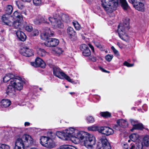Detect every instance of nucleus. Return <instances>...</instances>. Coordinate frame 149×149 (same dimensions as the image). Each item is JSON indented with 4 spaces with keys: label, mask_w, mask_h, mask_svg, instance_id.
<instances>
[{
    "label": "nucleus",
    "mask_w": 149,
    "mask_h": 149,
    "mask_svg": "<svg viewBox=\"0 0 149 149\" xmlns=\"http://www.w3.org/2000/svg\"><path fill=\"white\" fill-rule=\"evenodd\" d=\"M95 45L97 46V47L100 48L101 47V46L98 43L96 42L95 44Z\"/></svg>",
    "instance_id": "obj_61"
},
{
    "label": "nucleus",
    "mask_w": 149,
    "mask_h": 149,
    "mask_svg": "<svg viewBox=\"0 0 149 149\" xmlns=\"http://www.w3.org/2000/svg\"><path fill=\"white\" fill-rule=\"evenodd\" d=\"M83 141L84 146L88 148H92L96 143L95 137L89 134H86Z\"/></svg>",
    "instance_id": "obj_6"
},
{
    "label": "nucleus",
    "mask_w": 149,
    "mask_h": 149,
    "mask_svg": "<svg viewBox=\"0 0 149 149\" xmlns=\"http://www.w3.org/2000/svg\"><path fill=\"white\" fill-rule=\"evenodd\" d=\"M131 149H133L134 148H135V145L134 144H132V143H131Z\"/></svg>",
    "instance_id": "obj_64"
},
{
    "label": "nucleus",
    "mask_w": 149,
    "mask_h": 149,
    "mask_svg": "<svg viewBox=\"0 0 149 149\" xmlns=\"http://www.w3.org/2000/svg\"><path fill=\"white\" fill-rule=\"evenodd\" d=\"M13 16L14 19L17 20L22 21L23 19L21 13L19 12L18 11H16L14 13Z\"/></svg>",
    "instance_id": "obj_23"
},
{
    "label": "nucleus",
    "mask_w": 149,
    "mask_h": 149,
    "mask_svg": "<svg viewBox=\"0 0 149 149\" xmlns=\"http://www.w3.org/2000/svg\"><path fill=\"white\" fill-rule=\"evenodd\" d=\"M100 114L102 116L105 118L110 117L111 116L110 113L107 111L101 112Z\"/></svg>",
    "instance_id": "obj_33"
},
{
    "label": "nucleus",
    "mask_w": 149,
    "mask_h": 149,
    "mask_svg": "<svg viewBox=\"0 0 149 149\" xmlns=\"http://www.w3.org/2000/svg\"><path fill=\"white\" fill-rule=\"evenodd\" d=\"M31 65L35 67H40L42 68L45 67L46 64L39 57H37L34 62L31 63Z\"/></svg>",
    "instance_id": "obj_10"
},
{
    "label": "nucleus",
    "mask_w": 149,
    "mask_h": 149,
    "mask_svg": "<svg viewBox=\"0 0 149 149\" xmlns=\"http://www.w3.org/2000/svg\"><path fill=\"white\" fill-rule=\"evenodd\" d=\"M117 124L119 125L121 127H126L128 123L127 121L123 119L118 120L117 121Z\"/></svg>",
    "instance_id": "obj_24"
},
{
    "label": "nucleus",
    "mask_w": 149,
    "mask_h": 149,
    "mask_svg": "<svg viewBox=\"0 0 149 149\" xmlns=\"http://www.w3.org/2000/svg\"><path fill=\"white\" fill-rule=\"evenodd\" d=\"M1 105L2 107H8L11 104V101L8 99H3L1 102Z\"/></svg>",
    "instance_id": "obj_22"
},
{
    "label": "nucleus",
    "mask_w": 149,
    "mask_h": 149,
    "mask_svg": "<svg viewBox=\"0 0 149 149\" xmlns=\"http://www.w3.org/2000/svg\"><path fill=\"white\" fill-rule=\"evenodd\" d=\"M100 130L102 133L107 136L112 134L114 133L113 130L109 127H102Z\"/></svg>",
    "instance_id": "obj_15"
},
{
    "label": "nucleus",
    "mask_w": 149,
    "mask_h": 149,
    "mask_svg": "<svg viewBox=\"0 0 149 149\" xmlns=\"http://www.w3.org/2000/svg\"><path fill=\"white\" fill-rule=\"evenodd\" d=\"M80 50L82 51V53L84 56H88L91 54V52L88 46L85 44H83L80 46Z\"/></svg>",
    "instance_id": "obj_12"
},
{
    "label": "nucleus",
    "mask_w": 149,
    "mask_h": 149,
    "mask_svg": "<svg viewBox=\"0 0 149 149\" xmlns=\"http://www.w3.org/2000/svg\"><path fill=\"white\" fill-rule=\"evenodd\" d=\"M67 32L68 34L71 38L72 36H74L76 34V32L73 28L71 27H69L67 29Z\"/></svg>",
    "instance_id": "obj_25"
},
{
    "label": "nucleus",
    "mask_w": 149,
    "mask_h": 149,
    "mask_svg": "<svg viewBox=\"0 0 149 149\" xmlns=\"http://www.w3.org/2000/svg\"><path fill=\"white\" fill-rule=\"evenodd\" d=\"M62 18L63 20L66 22H70V19L68 16L65 15L62 16Z\"/></svg>",
    "instance_id": "obj_41"
},
{
    "label": "nucleus",
    "mask_w": 149,
    "mask_h": 149,
    "mask_svg": "<svg viewBox=\"0 0 149 149\" xmlns=\"http://www.w3.org/2000/svg\"><path fill=\"white\" fill-rule=\"evenodd\" d=\"M40 142L42 145L49 148H53L56 146L55 143L52 139L47 136L41 137Z\"/></svg>",
    "instance_id": "obj_4"
},
{
    "label": "nucleus",
    "mask_w": 149,
    "mask_h": 149,
    "mask_svg": "<svg viewBox=\"0 0 149 149\" xmlns=\"http://www.w3.org/2000/svg\"><path fill=\"white\" fill-rule=\"evenodd\" d=\"M73 24L76 30H78L80 29L81 26L77 22H73Z\"/></svg>",
    "instance_id": "obj_37"
},
{
    "label": "nucleus",
    "mask_w": 149,
    "mask_h": 149,
    "mask_svg": "<svg viewBox=\"0 0 149 149\" xmlns=\"http://www.w3.org/2000/svg\"><path fill=\"white\" fill-rule=\"evenodd\" d=\"M15 78V76L11 73L7 74L3 77V80L4 82L6 83L9 81H10L11 84V81L12 79H14Z\"/></svg>",
    "instance_id": "obj_17"
},
{
    "label": "nucleus",
    "mask_w": 149,
    "mask_h": 149,
    "mask_svg": "<svg viewBox=\"0 0 149 149\" xmlns=\"http://www.w3.org/2000/svg\"><path fill=\"white\" fill-rule=\"evenodd\" d=\"M111 49L113 50V53L114 54L118 56H120V54L118 52L117 50L113 46H112L111 47Z\"/></svg>",
    "instance_id": "obj_42"
},
{
    "label": "nucleus",
    "mask_w": 149,
    "mask_h": 149,
    "mask_svg": "<svg viewBox=\"0 0 149 149\" xmlns=\"http://www.w3.org/2000/svg\"><path fill=\"white\" fill-rule=\"evenodd\" d=\"M88 130L91 131H94L97 130V127L95 126H91L88 127Z\"/></svg>",
    "instance_id": "obj_50"
},
{
    "label": "nucleus",
    "mask_w": 149,
    "mask_h": 149,
    "mask_svg": "<svg viewBox=\"0 0 149 149\" xmlns=\"http://www.w3.org/2000/svg\"><path fill=\"white\" fill-rule=\"evenodd\" d=\"M100 70H101L102 71H103L104 72H107V73H109V72L108 71H107L106 70L104 69L103 68L101 67H99Z\"/></svg>",
    "instance_id": "obj_57"
},
{
    "label": "nucleus",
    "mask_w": 149,
    "mask_h": 149,
    "mask_svg": "<svg viewBox=\"0 0 149 149\" xmlns=\"http://www.w3.org/2000/svg\"><path fill=\"white\" fill-rule=\"evenodd\" d=\"M13 149H24V148H21V147H18L14 146Z\"/></svg>",
    "instance_id": "obj_60"
},
{
    "label": "nucleus",
    "mask_w": 149,
    "mask_h": 149,
    "mask_svg": "<svg viewBox=\"0 0 149 149\" xmlns=\"http://www.w3.org/2000/svg\"><path fill=\"white\" fill-rule=\"evenodd\" d=\"M139 137V136L137 133H134L131 134V141L135 142Z\"/></svg>",
    "instance_id": "obj_31"
},
{
    "label": "nucleus",
    "mask_w": 149,
    "mask_h": 149,
    "mask_svg": "<svg viewBox=\"0 0 149 149\" xmlns=\"http://www.w3.org/2000/svg\"><path fill=\"white\" fill-rule=\"evenodd\" d=\"M72 147L68 145H64L60 146L58 149H72Z\"/></svg>",
    "instance_id": "obj_46"
},
{
    "label": "nucleus",
    "mask_w": 149,
    "mask_h": 149,
    "mask_svg": "<svg viewBox=\"0 0 149 149\" xmlns=\"http://www.w3.org/2000/svg\"><path fill=\"white\" fill-rule=\"evenodd\" d=\"M34 23L36 24H38L41 23L40 16L36 18L33 21Z\"/></svg>",
    "instance_id": "obj_44"
},
{
    "label": "nucleus",
    "mask_w": 149,
    "mask_h": 149,
    "mask_svg": "<svg viewBox=\"0 0 149 149\" xmlns=\"http://www.w3.org/2000/svg\"><path fill=\"white\" fill-rule=\"evenodd\" d=\"M110 144L105 136H100L97 149H111Z\"/></svg>",
    "instance_id": "obj_5"
},
{
    "label": "nucleus",
    "mask_w": 149,
    "mask_h": 149,
    "mask_svg": "<svg viewBox=\"0 0 149 149\" xmlns=\"http://www.w3.org/2000/svg\"><path fill=\"white\" fill-rule=\"evenodd\" d=\"M89 47H90V48L91 49L92 52L94 53V47L93 46L91 45V44H89Z\"/></svg>",
    "instance_id": "obj_58"
},
{
    "label": "nucleus",
    "mask_w": 149,
    "mask_h": 149,
    "mask_svg": "<svg viewBox=\"0 0 149 149\" xmlns=\"http://www.w3.org/2000/svg\"><path fill=\"white\" fill-rule=\"evenodd\" d=\"M136 149H142L143 147L142 143L141 142H139L136 143Z\"/></svg>",
    "instance_id": "obj_39"
},
{
    "label": "nucleus",
    "mask_w": 149,
    "mask_h": 149,
    "mask_svg": "<svg viewBox=\"0 0 149 149\" xmlns=\"http://www.w3.org/2000/svg\"><path fill=\"white\" fill-rule=\"evenodd\" d=\"M144 146H149V136H145L143 139V141Z\"/></svg>",
    "instance_id": "obj_29"
},
{
    "label": "nucleus",
    "mask_w": 149,
    "mask_h": 149,
    "mask_svg": "<svg viewBox=\"0 0 149 149\" xmlns=\"http://www.w3.org/2000/svg\"><path fill=\"white\" fill-rule=\"evenodd\" d=\"M121 127L118 125H116L113 126V128L117 130H120L121 129Z\"/></svg>",
    "instance_id": "obj_51"
},
{
    "label": "nucleus",
    "mask_w": 149,
    "mask_h": 149,
    "mask_svg": "<svg viewBox=\"0 0 149 149\" xmlns=\"http://www.w3.org/2000/svg\"><path fill=\"white\" fill-rule=\"evenodd\" d=\"M21 21L19 20H16L14 21L13 22H12V24L11 26H12L14 27L15 29H20L21 28Z\"/></svg>",
    "instance_id": "obj_21"
},
{
    "label": "nucleus",
    "mask_w": 149,
    "mask_h": 149,
    "mask_svg": "<svg viewBox=\"0 0 149 149\" xmlns=\"http://www.w3.org/2000/svg\"><path fill=\"white\" fill-rule=\"evenodd\" d=\"M15 88L14 87L10 84L7 87L6 92L8 94H9L11 93L14 94L15 92Z\"/></svg>",
    "instance_id": "obj_26"
},
{
    "label": "nucleus",
    "mask_w": 149,
    "mask_h": 149,
    "mask_svg": "<svg viewBox=\"0 0 149 149\" xmlns=\"http://www.w3.org/2000/svg\"><path fill=\"white\" fill-rule=\"evenodd\" d=\"M123 148L124 149H128V146L127 143L124 144L123 146Z\"/></svg>",
    "instance_id": "obj_54"
},
{
    "label": "nucleus",
    "mask_w": 149,
    "mask_h": 149,
    "mask_svg": "<svg viewBox=\"0 0 149 149\" xmlns=\"http://www.w3.org/2000/svg\"><path fill=\"white\" fill-rule=\"evenodd\" d=\"M39 34V32L38 30L37 29H34L33 32L31 34L32 36H36Z\"/></svg>",
    "instance_id": "obj_47"
},
{
    "label": "nucleus",
    "mask_w": 149,
    "mask_h": 149,
    "mask_svg": "<svg viewBox=\"0 0 149 149\" xmlns=\"http://www.w3.org/2000/svg\"><path fill=\"white\" fill-rule=\"evenodd\" d=\"M8 15H3L1 18L2 24L11 26L12 24V22L9 20L8 19Z\"/></svg>",
    "instance_id": "obj_18"
},
{
    "label": "nucleus",
    "mask_w": 149,
    "mask_h": 149,
    "mask_svg": "<svg viewBox=\"0 0 149 149\" xmlns=\"http://www.w3.org/2000/svg\"><path fill=\"white\" fill-rule=\"evenodd\" d=\"M65 130L63 132V133H62L61 132H56V135H57V136L58 137H59V138H61V137L60 136H59L60 135H62L65 138V139L66 140H68V138H69V137H66V136H64V135H63V134L64 133V132H65V131L66 130Z\"/></svg>",
    "instance_id": "obj_36"
},
{
    "label": "nucleus",
    "mask_w": 149,
    "mask_h": 149,
    "mask_svg": "<svg viewBox=\"0 0 149 149\" xmlns=\"http://www.w3.org/2000/svg\"><path fill=\"white\" fill-rule=\"evenodd\" d=\"M25 29L27 31L31 32L33 30V27L31 25L29 24L25 26Z\"/></svg>",
    "instance_id": "obj_38"
},
{
    "label": "nucleus",
    "mask_w": 149,
    "mask_h": 149,
    "mask_svg": "<svg viewBox=\"0 0 149 149\" xmlns=\"http://www.w3.org/2000/svg\"><path fill=\"white\" fill-rule=\"evenodd\" d=\"M13 10V7L11 5H8L7 7L6 10V13L7 15L11 14Z\"/></svg>",
    "instance_id": "obj_30"
},
{
    "label": "nucleus",
    "mask_w": 149,
    "mask_h": 149,
    "mask_svg": "<svg viewBox=\"0 0 149 149\" xmlns=\"http://www.w3.org/2000/svg\"><path fill=\"white\" fill-rule=\"evenodd\" d=\"M16 4L19 9H22L23 8L24 5L20 1H16Z\"/></svg>",
    "instance_id": "obj_43"
},
{
    "label": "nucleus",
    "mask_w": 149,
    "mask_h": 149,
    "mask_svg": "<svg viewBox=\"0 0 149 149\" xmlns=\"http://www.w3.org/2000/svg\"><path fill=\"white\" fill-rule=\"evenodd\" d=\"M136 7H135L134 6H133V7L135 9L141 12H143L144 11V4L141 2V1H140L139 3H136Z\"/></svg>",
    "instance_id": "obj_20"
},
{
    "label": "nucleus",
    "mask_w": 149,
    "mask_h": 149,
    "mask_svg": "<svg viewBox=\"0 0 149 149\" xmlns=\"http://www.w3.org/2000/svg\"><path fill=\"white\" fill-rule=\"evenodd\" d=\"M16 34L20 40L24 41L26 40V36L23 32L20 31H18L16 32Z\"/></svg>",
    "instance_id": "obj_19"
},
{
    "label": "nucleus",
    "mask_w": 149,
    "mask_h": 149,
    "mask_svg": "<svg viewBox=\"0 0 149 149\" xmlns=\"http://www.w3.org/2000/svg\"><path fill=\"white\" fill-rule=\"evenodd\" d=\"M37 53L38 55L40 56L43 57L45 56L46 55L48 54L44 49L40 48L38 49Z\"/></svg>",
    "instance_id": "obj_27"
},
{
    "label": "nucleus",
    "mask_w": 149,
    "mask_h": 149,
    "mask_svg": "<svg viewBox=\"0 0 149 149\" xmlns=\"http://www.w3.org/2000/svg\"><path fill=\"white\" fill-rule=\"evenodd\" d=\"M63 51L61 48L59 47H57L52 52L54 54H56L57 55H59L62 54Z\"/></svg>",
    "instance_id": "obj_32"
},
{
    "label": "nucleus",
    "mask_w": 149,
    "mask_h": 149,
    "mask_svg": "<svg viewBox=\"0 0 149 149\" xmlns=\"http://www.w3.org/2000/svg\"><path fill=\"white\" fill-rule=\"evenodd\" d=\"M49 20L51 24L56 28H62L63 27V24L61 20L58 19L55 17H48Z\"/></svg>",
    "instance_id": "obj_9"
},
{
    "label": "nucleus",
    "mask_w": 149,
    "mask_h": 149,
    "mask_svg": "<svg viewBox=\"0 0 149 149\" xmlns=\"http://www.w3.org/2000/svg\"><path fill=\"white\" fill-rule=\"evenodd\" d=\"M29 125L30 123L28 122H26L24 123V125L25 126H28Z\"/></svg>",
    "instance_id": "obj_62"
},
{
    "label": "nucleus",
    "mask_w": 149,
    "mask_h": 149,
    "mask_svg": "<svg viewBox=\"0 0 149 149\" xmlns=\"http://www.w3.org/2000/svg\"><path fill=\"white\" fill-rule=\"evenodd\" d=\"M86 134L84 132H79L73 127H70L67 129L63 135L64 136L72 138V140H74L77 142L81 140H84Z\"/></svg>",
    "instance_id": "obj_1"
},
{
    "label": "nucleus",
    "mask_w": 149,
    "mask_h": 149,
    "mask_svg": "<svg viewBox=\"0 0 149 149\" xmlns=\"http://www.w3.org/2000/svg\"><path fill=\"white\" fill-rule=\"evenodd\" d=\"M130 19H126L123 23H120L118 26V32L119 37L122 40H125L128 37L126 32L130 29Z\"/></svg>",
    "instance_id": "obj_2"
},
{
    "label": "nucleus",
    "mask_w": 149,
    "mask_h": 149,
    "mask_svg": "<svg viewBox=\"0 0 149 149\" xmlns=\"http://www.w3.org/2000/svg\"><path fill=\"white\" fill-rule=\"evenodd\" d=\"M89 47H90V48L91 49L92 52L94 53V47L93 46L91 45V44H89Z\"/></svg>",
    "instance_id": "obj_59"
},
{
    "label": "nucleus",
    "mask_w": 149,
    "mask_h": 149,
    "mask_svg": "<svg viewBox=\"0 0 149 149\" xmlns=\"http://www.w3.org/2000/svg\"><path fill=\"white\" fill-rule=\"evenodd\" d=\"M54 74L56 77L60 79L64 78L69 82L72 83L73 81L69 77L62 71L58 67H55L53 68Z\"/></svg>",
    "instance_id": "obj_7"
},
{
    "label": "nucleus",
    "mask_w": 149,
    "mask_h": 149,
    "mask_svg": "<svg viewBox=\"0 0 149 149\" xmlns=\"http://www.w3.org/2000/svg\"><path fill=\"white\" fill-rule=\"evenodd\" d=\"M10 146L8 145L0 143V149H10Z\"/></svg>",
    "instance_id": "obj_34"
},
{
    "label": "nucleus",
    "mask_w": 149,
    "mask_h": 149,
    "mask_svg": "<svg viewBox=\"0 0 149 149\" xmlns=\"http://www.w3.org/2000/svg\"><path fill=\"white\" fill-rule=\"evenodd\" d=\"M117 45L120 48H122V47L121 45V44L119 42H118L117 43Z\"/></svg>",
    "instance_id": "obj_63"
},
{
    "label": "nucleus",
    "mask_w": 149,
    "mask_h": 149,
    "mask_svg": "<svg viewBox=\"0 0 149 149\" xmlns=\"http://www.w3.org/2000/svg\"><path fill=\"white\" fill-rule=\"evenodd\" d=\"M34 4L36 6H39L41 3V0H33Z\"/></svg>",
    "instance_id": "obj_45"
},
{
    "label": "nucleus",
    "mask_w": 149,
    "mask_h": 149,
    "mask_svg": "<svg viewBox=\"0 0 149 149\" xmlns=\"http://www.w3.org/2000/svg\"><path fill=\"white\" fill-rule=\"evenodd\" d=\"M121 6L124 10H127L128 8V5L126 0H120Z\"/></svg>",
    "instance_id": "obj_28"
},
{
    "label": "nucleus",
    "mask_w": 149,
    "mask_h": 149,
    "mask_svg": "<svg viewBox=\"0 0 149 149\" xmlns=\"http://www.w3.org/2000/svg\"><path fill=\"white\" fill-rule=\"evenodd\" d=\"M90 59L93 61H96V58L94 56H91L89 57Z\"/></svg>",
    "instance_id": "obj_52"
},
{
    "label": "nucleus",
    "mask_w": 149,
    "mask_h": 149,
    "mask_svg": "<svg viewBox=\"0 0 149 149\" xmlns=\"http://www.w3.org/2000/svg\"><path fill=\"white\" fill-rule=\"evenodd\" d=\"M20 53L22 55L26 57L31 56L33 55L32 50L27 47L24 48L20 51Z\"/></svg>",
    "instance_id": "obj_13"
},
{
    "label": "nucleus",
    "mask_w": 149,
    "mask_h": 149,
    "mask_svg": "<svg viewBox=\"0 0 149 149\" xmlns=\"http://www.w3.org/2000/svg\"><path fill=\"white\" fill-rule=\"evenodd\" d=\"M59 43L58 40L55 38H49L45 42V45L48 47H54Z\"/></svg>",
    "instance_id": "obj_11"
},
{
    "label": "nucleus",
    "mask_w": 149,
    "mask_h": 149,
    "mask_svg": "<svg viewBox=\"0 0 149 149\" xmlns=\"http://www.w3.org/2000/svg\"><path fill=\"white\" fill-rule=\"evenodd\" d=\"M33 143V139L31 136L28 134L24 135L22 138L16 139L15 142V146L21 147L24 149V147L31 145Z\"/></svg>",
    "instance_id": "obj_3"
},
{
    "label": "nucleus",
    "mask_w": 149,
    "mask_h": 149,
    "mask_svg": "<svg viewBox=\"0 0 149 149\" xmlns=\"http://www.w3.org/2000/svg\"><path fill=\"white\" fill-rule=\"evenodd\" d=\"M40 19L41 22L47 23V19L45 17V16L42 17L40 16Z\"/></svg>",
    "instance_id": "obj_48"
},
{
    "label": "nucleus",
    "mask_w": 149,
    "mask_h": 149,
    "mask_svg": "<svg viewBox=\"0 0 149 149\" xmlns=\"http://www.w3.org/2000/svg\"><path fill=\"white\" fill-rule=\"evenodd\" d=\"M54 33L52 32L50 30V29H48V30L47 32L46 31L45 33H41L40 35V37L42 39L46 40V41L48 40V38L50 37V36H53Z\"/></svg>",
    "instance_id": "obj_16"
},
{
    "label": "nucleus",
    "mask_w": 149,
    "mask_h": 149,
    "mask_svg": "<svg viewBox=\"0 0 149 149\" xmlns=\"http://www.w3.org/2000/svg\"><path fill=\"white\" fill-rule=\"evenodd\" d=\"M131 123L133 125L131 131L134 130H142L143 128V125L141 123H138L137 121L131 119Z\"/></svg>",
    "instance_id": "obj_14"
},
{
    "label": "nucleus",
    "mask_w": 149,
    "mask_h": 149,
    "mask_svg": "<svg viewBox=\"0 0 149 149\" xmlns=\"http://www.w3.org/2000/svg\"><path fill=\"white\" fill-rule=\"evenodd\" d=\"M100 70H101L102 71H103L104 72H107V73H109V72L108 71H107L106 70L104 69L103 68L101 67H99Z\"/></svg>",
    "instance_id": "obj_55"
},
{
    "label": "nucleus",
    "mask_w": 149,
    "mask_h": 149,
    "mask_svg": "<svg viewBox=\"0 0 149 149\" xmlns=\"http://www.w3.org/2000/svg\"><path fill=\"white\" fill-rule=\"evenodd\" d=\"M113 57L112 55H107L105 56V58L106 60L108 62L110 61Z\"/></svg>",
    "instance_id": "obj_40"
},
{
    "label": "nucleus",
    "mask_w": 149,
    "mask_h": 149,
    "mask_svg": "<svg viewBox=\"0 0 149 149\" xmlns=\"http://www.w3.org/2000/svg\"><path fill=\"white\" fill-rule=\"evenodd\" d=\"M100 70H101L102 71H103L104 72H107V73H109V72L108 71H107L106 70L104 69L103 68L101 67H99Z\"/></svg>",
    "instance_id": "obj_56"
},
{
    "label": "nucleus",
    "mask_w": 149,
    "mask_h": 149,
    "mask_svg": "<svg viewBox=\"0 0 149 149\" xmlns=\"http://www.w3.org/2000/svg\"><path fill=\"white\" fill-rule=\"evenodd\" d=\"M124 65H125L128 67H130V64L128 63L127 61H126L124 62Z\"/></svg>",
    "instance_id": "obj_53"
},
{
    "label": "nucleus",
    "mask_w": 149,
    "mask_h": 149,
    "mask_svg": "<svg viewBox=\"0 0 149 149\" xmlns=\"http://www.w3.org/2000/svg\"><path fill=\"white\" fill-rule=\"evenodd\" d=\"M86 120L88 123H93L95 121V119L92 116H89L87 117Z\"/></svg>",
    "instance_id": "obj_35"
},
{
    "label": "nucleus",
    "mask_w": 149,
    "mask_h": 149,
    "mask_svg": "<svg viewBox=\"0 0 149 149\" xmlns=\"http://www.w3.org/2000/svg\"><path fill=\"white\" fill-rule=\"evenodd\" d=\"M141 1V0H131L133 6H134L135 7H136V3H139Z\"/></svg>",
    "instance_id": "obj_49"
},
{
    "label": "nucleus",
    "mask_w": 149,
    "mask_h": 149,
    "mask_svg": "<svg viewBox=\"0 0 149 149\" xmlns=\"http://www.w3.org/2000/svg\"><path fill=\"white\" fill-rule=\"evenodd\" d=\"M11 84L18 90H21L23 87V81L20 79L15 78L12 79L11 81Z\"/></svg>",
    "instance_id": "obj_8"
}]
</instances>
